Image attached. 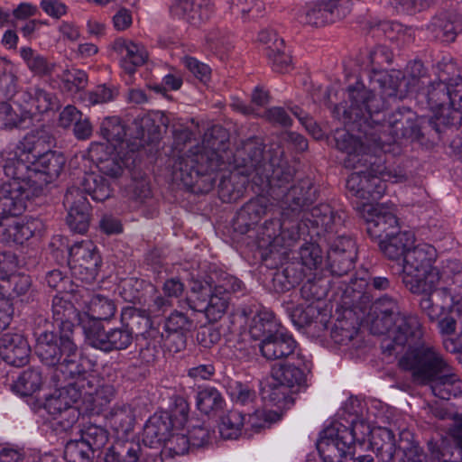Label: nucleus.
Here are the masks:
<instances>
[{
  "mask_svg": "<svg viewBox=\"0 0 462 462\" xmlns=\"http://www.w3.org/2000/svg\"><path fill=\"white\" fill-rule=\"evenodd\" d=\"M69 389H74L79 393V400L83 396L92 397L100 386V380L91 369L76 381L67 383Z\"/></svg>",
  "mask_w": 462,
  "mask_h": 462,
  "instance_id": "680f3d73",
  "label": "nucleus"
},
{
  "mask_svg": "<svg viewBox=\"0 0 462 462\" xmlns=\"http://www.w3.org/2000/svg\"><path fill=\"white\" fill-rule=\"evenodd\" d=\"M63 204L68 208L66 220L70 230L79 234L86 233L90 223V205L81 189L69 187Z\"/></svg>",
  "mask_w": 462,
  "mask_h": 462,
  "instance_id": "aec40b11",
  "label": "nucleus"
},
{
  "mask_svg": "<svg viewBox=\"0 0 462 462\" xmlns=\"http://www.w3.org/2000/svg\"><path fill=\"white\" fill-rule=\"evenodd\" d=\"M273 381L279 382L288 386L291 392L297 393L306 390L307 384V367L298 364L286 362L272 369Z\"/></svg>",
  "mask_w": 462,
  "mask_h": 462,
  "instance_id": "c85d7f7f",
  "label": "nucleus"
},
{
  "mask_svg": "<svg viewBox=\"0 0 462 462\" xmlns=\"http://www.w3.org/2000/svg\"><path fill=\"white\" fill-rule=\"evenodd\" d=\"M9 217L8 218H10ZM42 223L36 218L27 219L25 222H17L15 220H3V229L0 236L5 242L13 241L23 245L25 241L32 237L36 233L42 230Z\"/></svg>",
  "mask_w": 462,
  "mask_h": 462,
  "instance_id": "72a5a7b5",
  "label": "nucleus"
},
{
  "mask_svg": "<svg viewBox=\"0 0 462 462\" xmlns=\"http://www.w3.org/2000/svg\"><path fill=\"white\" fill-rule=\"evenodd\" d=\"M268 387L269 390L266 398L279 410H287L293 405V395L297 393L296 392H291L288 386L276 381L270 383Z\"/></svg>",
  "mask_w": 462,
  "mask_h": 462,
  "instance_id": "4d7b16f0",
  "label": "nucleus"
},
{
  "mask_svg": "<svg viewBox=\"0 0 462 462\" xmlns=\"http://www.w3.org/2000/svg\"><path fill=\"white\" fill-rule=\"evenodd\" d=\"M303 219L313 227H320L326 232H332L334 226H341L343 217L336 213L328 204H319L305 212Z\"/></svg>",
  "mask_w": 462,
  "mask_h": 462,
  "instance_id": "ea45409f",
  "label": "nucleus"
},
{
  "mask_svg": "<svg viewBox=\"0 0 462 462\" xmlns=\"http://www.w3.org/2000/svg\"><path fill=\"white\" fill-rule=\"evenodd\" d=\"M282 327L275 320L273 313L269 311H259L252 319L249 325L250 336L260 342L270 337Z\"/></svg>",
  "mask_w": 462,
  "mask_h": 462,
  "instance_id": "37998d69",
  "label": "nucleus"
},
{
  "mask_svg": "<svg viewBox=\"0 0 462 462\" xmlns=\"http://www.w3.org/2000/svg\"><path fill=\"white\" fill-rule=\"evenodd\" d=\"M428 30L432 37L443 42H453L457 36L456 25L448 13L435 15L428 25Z\"/></svg>",
  "mask_w": 462,
  "mask_h": 462,
  "instance_id": "c03bdc74",
  "label": "nucleus"
},
{
  "mask_svg": "<svg viewBox=\"0 0 462 462\" xmlns=\"http://www.w3.org/2000/svg\"><path fill=\"white\" fill-rule=\"evenodd\" d=\"M319 314V309L313 305L303 307L298 305L289 309V316L297 328H304L311 324Z\"/></svg>",
  "mask_w": 462,
  "mask_h": 462,
  "instance_id": "774afa93",
  "label": "nucleus"
},
{
  "mask_svg": "<svg viewBox=\"0 0 462 462\" xmlns=\"http://www.w3.org/2000/svg\"><path fill=\"white\" fill-rule=\"evenodd\" d=\"M391 174L384 164L383 170L380 173L373 171L372 165H369V172L365 181L361 199L368 202L380 199L386 190V181L389 180Z\"/></svg>",
  "mask_w": 462,
  "mask_h": 462,
  "instance_id": "79ce46f5",
  "label": "nucleus"
},
{
  "mask_svg": "<svg viewBox=\"0 0 462 462\" xmlns=\"http://www.w3.org/2000/svg\"><path fill=\"white\" fill-rule=\"evenodd\" d=\"M87 342L93 347L110 353L127 349L134 341L130 328L122 322L120 327L106 329L98 320L82 321Z\"/></svg>",
  "mask_w": 462,
  "mask_h": 462,
  "instance_id": "9b49d317",
  "label": "nucleus"
},
{
  "mask_svg": "<svg viewBox=\"0 0 462 462\" xmlns=\"http://www.w3.org/2000/svg\"><path fill=\"white\" fill-rule=\"evenodd\" d=\"M285 228V223H282L281 219L271 218L264 222L261 227V233L258 235L259 245L264 246L280 245L281 229Z\"/></svg>",
  "mask_w": 462,
  "mask_h": 462,
  "instance_id": "bf43d9fd",
  "label": "nucleus"
},
{
  "mask_svg": "<svg viewBox=\"0 0 462 462\" xmlns=\"http://www.w3.org/2000/svg\"><path fill=\"white\" fill-rule=\"evenodd\" d=\"M80 183L83 194H88L95 201L103 202L113 194L112 183L101 174L85 172Z\"/></svg>",
  "mask_w": 462,
  "mask_h": 462,
  "instance_id": "a19ab883",
  "label": "nucleus"
},
{
  "mask_svg": "<svg viewBox=\"0 0 462 462\" xmlns=\"http://www.w3.org/2000/svg\"><path fill=\"white\" fill-rule=\"evenodd\" d=\"M451 435L454 444L443 439L439 442L430 441L429 443V449L432 457L439 462L462 460V414L456 417Z\"/></svg>",
  "mask_w": 462,
  "mask_h": 462,
  "instance_id": "393cba45",
  "label": "nucleus"
},
{
  "mask_svg": "<svg viewBox=\"0 0 462 462\" xmlns=\"http://www.w3.org/2000/svg\"><path fill=\"white\" fill-rule=\"evenodd\" d=\"M356 254H342L336 251H328L327 260L331 273L336 276L347 274L353 268Z\"/></svg>",
  "mask_w": 462,
  "mask_h": 462,
  "instance_id": "13d9d810",
  "label": "nucleus"
},
{
  "mask_svg": "<svg viewBox=\"0 0 462 462\" xmlns=\"http://www.w3.org/2000/svg\"><path fill=\"white\" fill-rule=\"evenodd\" d=\"M43 383L39 369L29 368L22 372L12 384V390L21 396H30L40 390Z\"/></svg>",
  "mask_w": 462,
  "mask_h": 462,
  "instance_id": "a18cd8bd",
  "label": "nucleus"
},
{
  "mask_svg": "<svg viewBox=\"0 0 462 462\" xmlns=\"http://www.w3.org/2000/svg\"><path fill=\"white\" fill-rule=\"evenodd\" d=\"M100 134L109 143L118 155L135 152L144 146V132L142 130L140 136L133 142L125 139L126 131L119 117L111 116L105 118L100 125Z\"/></svg>",
  "mask_w": 462,
  "mask_h": 462,
  "instance_id": "6ab92c4d",
  "label": "nucleus"
},
{
  "mask_svg": "<svg viewBox=\"0 0 462 462\" xmlns=\"http://www.w3.org/2000/svg\"><path fill=\"white\" fill-rule=\"evenodd\" d=\"M153 455L144 453L139 441H116L104 456L101 455V462H137L141 457L148 458Z\"/></svg>",
  "mask_w": 462,
  "mask_h": 462,
  "instance_id": "f704fd0d",
  "label": "nucleus"
},
{
  "mask_svg": "<svg viewBox=\"0 0 462 462\" xmlns=\"http://www.w3.org/2000/svg\"><path fill=\"white\" fill-rule=\"evenodd\" d=\"M436 249L428 244L413 245L402 260V282L412 294L430 293L440 280L434 266Z\"/></svg>",
  "mask_w": 462,
  "mask_h": 462,
  "instance_id": "423d86ee",
  "label": "nucleus"
},
{
  "mask_svg": "<svg viewBox=\"0 0 462 462\" xmlns=\"http://www.w3.org/2000/svg\"><path fill=\"white\" fill-rule=\"evenodd\" d=\"M244 414L248 417L247 424L255 430L270 427L273 423L280 420L282 415L281 411L255 409L253 410V412L244 411Z\"/></svg>",
  "mask_w": 462,
  "mask_h": 462,
  "instance_id": "052dcab7",
  "label": "nucleus"
},
{
  "mask_svg": "<svg viewBox=\"0 0 462 462\" xmlns=\"http://www.w3.org/2000/svg\"><path fill=\"white\" fill-rule=\"evenodd\" d=\"M102 259L89 240L75 243L69 251V265L75 278L91 283L98 274Z\"/></svg>",
  "mask_w": 462,
  "mask_h": 462,
  "instance_id": "dca6fc26",
  "label": "nucleus"
},
{
  "mask_svg": "<svg viewBox=\"0 0 462 462\" xmlns=\"http://www.w3.org/2000/svg\"><path fill=\"white\" fill-rule=\"evenodd\" d=\"M151 317L146 310L128 308L122 312V322L130 328L133 337L140 334L156 340L159 331L152 328Z\"/></svg>",
  "mask_w": 462,
  "mask_h": 462,
  "instance_id": "c9c22d12",
  "label": "nucleus"
},
{
  "mask_svg": "<svg viewBox=\"0 0 462 462\" xmlns=\"http://www.w3.org/2000/svg\"><path fill=\"white\" fill-rule=\"evenodd\" d=\"M244 411L231 410L220 418L219 433L225 439H237L245 421Z\"/></svg>",
  "mask_w": 462,
  "mask_h": 462,
  "instance_id": "09e8293b",
  "label": "nucleus"
},
{
  "mask_svg": "<svg viewBox=\"0 0 462 462\" xmlns=\"http://www.w3.org/2000/svg\"><path fill=\"white\" fill-rule=\"evenodd\" d=\"M230 301V296L218 293L215 289L208 302L207 310H204L207 318L212 321H217L226 313Z\"/></svg>",
  "mask_w": 462,
  "mask_h": 462,
  "instance_id": "338daca9",
  "label": "nucleus"
},
{
  "mask_svg": "<svg viewBox=\"0 0 462 462\" xmlns=\"http://www.w3.org/2000/svg\"><path fill=\"white\" fill-rule=\"evenodd\" d=\"M213 291L214 288L208 282H194L190 289V294L187 298L190 309L204 312L208 306V302Z\"/></svg>",
  "mask_w": 462,
  "mask_h": 462,
  "instance_id": "6e6d98bb",
  "label": "nucleus"
},
{
  "mask_svg": "<svg viewBox=\"0 0 462 462\" xmlns=\"http://www.w3.org/2000/svg\"><path fill=\"white\" fill-rule=\"evenodd\" d=\"M58 389L46 399L44 409L53 416L55 430L67 431L77 421V411L73 404L79 401V393L74 389H69L67 383L57 382Z\"/></svg>",
  "mask_w": 462,
  "mask_h": 462,
  "instance_id": "4468645a",
  "label": "nucleus"
},
{
  "mask_svg": "<svg viewBox=\"0 0 462 462\" xmlns=\"http://www.w3.org/2000/svg\"><path fill=\"white\" fill-rule=\"evenodd\" d=\"M430 81L427 69L423 63L420 60H414L408 65L406 89L402 90L400 87L399 90L403 92V97L407 91L420 92V90H424L426 86L430 84Z\"/></svg>",
  "mask_w": 462,
  "mask_h": 462,
  "instance_id": "603ef678",
  "label": "nucleus"
},
{
  "mask_svg": "<svg viewBox=\"0 0 462 462\" xmlns=\"http://www.w3.org/2000/svg\"><path fill=\"white\" fill-rule=\"evenodd\" d=\"M59 78L62 82L63 88L70 93L79 92L88 85V75L80 69H64Z\"/></svg>",
  "mask_w": 462,
  "mask_h": 462,
  "instance_id": "e2e57ef3",
  "label": "nucleus"
},
{
  "mask_svg": "<svg viewBox=\"0 0 462 462\" xmlns=\"http://www.w3.org/2000/svg\"><path fill=\"white\" fill-rule=\"evenodd\" d=\"M264 145L256 137H252L242 143L234 155L235 171L227 176H222L217 186L218 197L225 203L237 201L243 197L247 178L252 177V182L260 188L258 177L267 176V160Z\"/></svg>",
  "mask_w": 462,
  "mask_h": 462,
  "instance_id": "20e7f679",
  "label": "nucleus"
},
{
  "mask_svg": "<svg viewBox=\"0 0 462 462\" xmlns=\"http://www.w3.org/2000/svg\"><path fill=\"white\" fill-rule=\"evenodd\" d=\"M206 42L208 49L224 60L226 53L232 48L228 37L221 30L215 28L210 30L206 36Z\"/></svg>",
  "mask_w": 462,
  "mask_h": 462,
  "instance_id": "69168bd1",
  "label": "nucleus"
},
{
  "mask_svg": "<svg viewBox=\"0 0 462 462\" xmlns=\"http://www.w3.org/2000/svg\"><path fill=\"white\" fill-rule=\"evenodd\" d=\"M346 91L349 106L346 108L335 106L332 113L356 134L345 128L336 129L331 143L346 154L343 162L346 168L358 169L369 164L373 171L380 173L383 170L381 153L387 141L383 139L377 127L380 126L384 102L380 98L369 99V92L361 82L349 85Z\"/></svg>",
  "mask_w": 462,
  "mask_h": 462,
  "instance_id": "f257e3e1",
  "label": "nucleus"
},
{
  "mask_svg": "<svg viewBox=\"0 0 462 462\" xmlns=\"http://www.w3.org/2000/svg\"><path fill=\"white\" fill-rule=\"evenodd\" d=\"M65 162L62 153L48 149L31 163L32 167H28L30 173L23 178H13L5 183L12 189L14 196L21 199L25 209L31 198L38 196L47 184L59 177Z\"/></svg>",
  "mask_w": 462,
  "mask_h": 462,
  "instance_id": "6e6552de",
  "label": "nucleus"
},
{
  "mask_svg": "<svg viewBox=\"0 0 462 462\" xmlns=\"http://www.w3.org/2000/svg\"><path fill=\"white\" fill-rule=\"evenodd\" d=\"M30 346L20 334H5L0 337V357L7 364L20 367L29 361Z\"/></svg>",
  "mask_w": 462,
  "mask_h": 462,
  "instance_id": "a878e982",
  "label": "nucleus"
},
{
  "mask_svg": "<svg viewBox=\"0 0 462 462\" xmlns=\"http://www.w3.org/2000/svg\"><path fill=\"white\" fill-rule=\"evenodd\" d=\"M371 446L375 451L377 457L382 462H391L395 452L402 450L399 448V443L395 439L393 432L387 428H378L372 432Z\"/></svg>",
  "mask_w": 462,
  "mask_h": 462,
  "instance_id": "4c0bfd02",
  "label": "nucleus"
},
{
  "mask_svg": "<svg viewBox=\"0 0 462 462\" xmlns=\"http://www.w3.org/2000/svg\"><path fill=\"white\" fill-rule=\"evenodd\" d=\"M90 369L89 361L82 357L79 352V347L75 343V354L71 356H65L58 370L55 372L54 378H57L58 383H65L67 379L76 381L81 375L88 373Z\"/></svg>",
  "mask_w": 462,
  "mask_h": 462,
  "instance_id": "58836bf2",
  "label": "nucleus"
},
{
  "mask_svg": "<svg viewBox=\"0 0 462 462\" xmlns=\"http://www.w3.org/2000/svg\"><path fill=\"white\" fill-rule=\"evenodd\" d=\"M34 353L42 365L54 367L56 372L65 356L75 354L74 336L62 332L59 337L56 334L45 336L36 341Z\"/></svg>",
  "mask_w": 462,
  "mask_h": 462,
  "instance_id": "a211bd4d",
  "label": "nucleus"
},
{
  "mask_svg": "<svg viewBox=\"0 0 462 462\" xmlns=\"http://www.w3.org/2000/svg\"><path fill=\"white\" fill-rule=\"evenodd\" d=\"M367 213L366 232L378 243L400 230L396 216L382 207L370 206Z\"/></svg>",
  "mask_w": 462,
  "mask_h": 462,
  "instance_id": "b1692460",
  "label": "nucleus"
},
{
  "mask_svg": "<svg viewBox=\"0 0 462 462\" xmlns=\"http://www.w3.org/2000/svg\"><path fill=\"white\" fill-rule=\"evenodd\" d=\"M55 138L51 127L42 125L28 132L16 143L14 151H3V169L6 177L23 178L30 173L28 167L48 149L53 146Z\"/></svg>",
  "mask_w": 462,
  "mask_h": 462,
  "instance_id": "0eeeda50",
  "label": "nucleus"
},
{
  "mask_svg": "<svg viewBox=\"0 0 462 462\" xmlns=\"http://www.w3.org/2000/svg\"><path fill=\"white\" fill-rule=\"evenodd\" d=\"M355 430L342 424L327 428L317 442L318 452L323 462H346L355 452Z\"/></svg>",
  "mask_w": 462,
  "mask_h": 462,
  "instance_id": "f8f14e48",
  "label": "nucleus"
},
{
  "mask_svg": "<svg viewBox=\"0 0 462 462\" xmlns=\"http://www.w3.org/2000/svg\"><path fill=\"white\" fill-rule=\"evenodd\" d=\"M428 99V104L434 116L430 125L440 133L444 127L456 125L462 116V77L457 75L448 81H430L424 90H420Z\"/></svg>",
  "mask_w": 462,
  "mask_h": 462,
  "instance_id": "39448f33",
  "label": "nucleus"
},
{
  "mask_svg": "<svg viewBox=\"0 0 462 462\" xmlns=\"http://www.w3.org/2000/svg\"><path fill=\"white\" fill-rule=\"evenodd\" d=\"M116 305L110 299L99 294L93 295L88 301V310L91 318L88 320H102L110 319L116 312Z\"/></svg>",
  "mask_w": 462,
  "mask_h": 462,
  "instance_id": "5fc2aeb1",
  "label": "nucleus"
},
{
  "mask_svg": "<svg viewBox=\"0 0 462 462\" xmlns=\"http://www.w3.org/2000/svg\"><path fill=\"white\" fill-rule=\"evenodd\" d=\"M80 439L92 450L94 453L103 455V448L107 444L109 439L108 431L96 424H89L85 426L81 430Z\"/></svg>",
  "mask_w": 462,
  "mask_h": 462,
  "instance_id": "8fccbe9b",
  "label": "nucleus"
},
{
  "mask_svg": "<svg viewBox=\"0 0 462 462\" xmlns=\"http://www.w3.org/2000/svg\"><path fill=\"white\" fill-rule=\"evenodd\" d=\"M399 365L411 373L414 383L429 386L432 394L439 399L450 400L462 396V379L430 345L411 349L400 358Z\"/></svg>",
  "mask_w": 462,
  "mask_h": 462,
  "instance_id": "7ed1b4c3",
  "label": "nucleus"
},
{
  "mask_svg": "<svg viewBox=\"0 0 462 462\" xmlns=\"http://www.w3.org/2000/svg\"><path fill=\"white\" fill-rule=\"evenodd\" d=\"M385 107L386 105L381 110L382 119L379 123L380 126L377 127L383 139L387 141L384 145L390 143V140L385 138L386 131H389L394 142L402 139L414 141L421 136L420 125L415 112L408 107L399 108L392 113L385 121L382 115Z\"/></svg>",
  "mask_w": 462,
  "mask_h": 462,
  "instance_id": "f3484780",
  "label": "nucleus"
},
{
  "mask_svg": "<svg viewBox=\"0 0 462 462\" xmlns=\"http://www.w3.org/2000/svg\"><path fill=\"white\" fill-rule=\"evenodd\" d=\"M373 309L376 317L372 321L370 330L374 335L385 334L393 326L394 318L402 313L398 302L387 295L377 299L373 304Z\"/></svg>",
  "mask_w": 462,
  "mask_h": 462,
  "instance_id": "cd10ccee",
  "label": "nucleus"
},
{
  "mask_svg": "<svg viewBox=\"0 0 462 462\" xmlns=\"http://www.w3.org/2000/svg\"><path fill=\"white\" fill-rule=\"evenodd\" d=\"M227 391L233 403L245 408V412L255 409L258 396L256 392L247 384L234 381L229 383Z\"/></svg>",
  "mask_w": 462,
  "mask_h": 462,
  "instance_id": "49530a36",
  "label": "nucleus"
},
{
  "mask_svg": "<svg viewBox=\"0 0 462 462\" xmlns=\"http://www.w3.org/2000/svg\"><path fill=\"white\" fill-rule=\"evenodd\" d=\"M350 11L349 0H317L300 9L296 19L301 24L320 27L344 19Z\"/></svg>",
  "mask_w": 462,
  "mask_h": 462,
  "instance_id": "ddd939ff",
  "label": "nucleus"
},
{
  "mask_svg": "<svg viewBox=\"0 0 462 462\" xmlns=\"http://www.w3.org/2000/svg\"><path fill=\"white\" fill-rule=\"evenodd\" d=\"M52 318L58 323L60 332L73 335L76 321H81L80 313L74 305L62 297L52 300Z\"/></svg>",
  "mask_w": 462,
  "mask_h": 462,
  "instance_id": "e433bc0d",
  "label": "nucleus"
},
{
  "mask_svg": "<svg viewBox=\"0 0 462 462\" xmlns=\"http://www.w3.org/2000/svg\"><path fill=\"white\" fill-rule=\"evenodd\" d=\"M113 49L121 57L123 69L130 75L135 72L136 68L143 66L148 59V53L143 45L123 38L114 42Z\"/></svg>",
  "mask_w": 462,
  "mask_h": 462,
  "instance_id": "c756f323",
  "label": "nucleus"
},
{
  "mask_svg": "<svg viewBox=\"0 0 462 462\" xmlns=\"http://www.w3.org/2000/svg\"><path fill=\"white\" fill-rule=\"evenodd\" d=\"M171 12L192 25H199L212 16L214 4L211 0H172Z\"/></svg>",
  "mask_w": 462,
  "mask_h": 462,
  "instance_id": "5701e85b",
  "label": "nucleus"
},
{
  "mask_svg": "<svg viewBox=\"0 0 462 462\" xmlns=\"http://www.w3.org/2000/svg\"><path fill=\"white\" fill-rule=\"evenodd\" d=\"M29 95L32 105L35 106L39 113H46L59 108V101L55 95L41 88H32Z\"/></svg>",
  "mask_w": 462,
  "mask_h": 462,
  "instance_id": "0e129e2a",
  "label": "nucleus"
},
{
  "mask_svg": "<svg viewBox=\"0 0 462 462\" xmlns=\"http://www.w3.org/2000/svg\"><path fill=\"white\" fill-rule=\"evenodd\" d=\"M368 59L372 66L368 85L363 81L361 83L368 90L370 99L380 98L385 103V99L389 97L402 98L403 92L400 91L399 88L405 79L403 73L401 70L388 72L383 69L393 61L392 51L386 46L377 45L369 51Z\"/></svg>",
  "mask_w": 462,
  "mask_h": 462,
  "instance_id": "9d476101",
  "label": "nucleus"
},
{
  "mask_svg": "<svg viewBox=\"0 0 462 462\" xmlns=\"http://www.w3.org/2000/svg\"><path fill=\"white\" fill-rule=\"evenodd\" d=\"M227 142V131L220 125H214L205 133L202 145L190 149L187 153H196L207 157L215 154L218 162L224 163L220 152L226 150Z\"/></svg>",
  "mask_w": 462,
  "mask_h": 462,
  "instance_id": "473e14b6",
  "label": "nucleus"
},
{
  "mask_svg": "<svg viewBox=\"0 0 462 462\" xmlns=\"http://www.w3.org/2000/svg\"><path fill=\"white\" fill-rule=\"evenodd\" d=\"M393 328H389L386 333H389V338L385 339L383 343V347L389 354L398 353L397 348L408 345L407 352L402 356H404L411 349L420 346L427 345L421 342L422 330L421 324L415 315H406L401 313L393 320Z\"/></svg>",
  "mask_w": 462,
  "mask_h": 462,
  "instance_id": "2eb2a0df",
  "label": "nucleus"
},
{
  "mask_svg": "<svg viewBox=\"0 0 462 462\" xmlns=\"http://www.w3.org/2000/svg\"><path fill=\"white\" fill-rule=\"evenodd\" d=\"M196 404L202 413L209 415L222 410L225 401L216 388L208 387L198 392Z\"/></svg>",
  "mask_w": 462,
  "mask_h": 462,
  "instance_id": "3c124183",
  "label": "nucleus"
},
{
  "mask_svg": "<svg viewBox=\"0 0 462 462\" xmlns=\"http://www.w3.org/2000/svg\"><path fill=\"white\" fill-rule=\"evenodd\" d=\"M271 210L272 205L266 197L259 196L250 199L236 213L233 220L234 230L239 234H246Z\"/></svg>",
  "mask_w": 462,
  "mask_h": 462,
  "instance_id": "4be33fe9",
  "label": "nucleus"
},
{
  "mask_svg": "<svg viewBox=\"0 0 462 462\" xmlns=\"http://www.w3.org/2000/svg\"><path fill=\"white\" fill-rule=\"evenodd\" d=\"M295 347L296 341L283 328L259 343L260 352L267 360L288 357L294 352Z\"/></svg>",
  "mask_w": 462,
  "mask_h": 462,
  "instance_id": "bb28decb",
  "label": "nucleus"
},
{
  "mask_svg": "<svg viewBox=\"0 0 462 462\" xmlns=\"http://www.w3.org/2000/svg\"><path fill=\"white\" fill-rule=\"evenodd\" d=\"M421 295L420 308L430 321L439 320L454 301V296L447 288L438 289L436 286L432 292Z\"/></svg>",
  "mask_w": 462,
  "mask_h": 462,
  "instance_id": "2f4dec72",
  "label": "nucleus"
},
{
  "mask_svg": "<svg viewBox=\"0 0 462 462\" xmlns=\"http://www.w3.org/2000/svg\"><path fill=\"white\" fill-rule=\"evenodd\" d=\"M267 176L258 177L260 190L282 203V214L286 217L300 215L318 198V189L311 179L305 178L295 185H290L295 169L283 159V151L277 147L266 151Z\"/></svg>",
  "mask_w": 462,
  "mask_h": 462,
  "instance_id": "f03ea898",
  "label": "nucleus"
},
{
  "mask_svg": "<svg viewBox=\"0 0 462 462\" xmlns=\"http://www.w3.org/2000/svg\"><path fill=\"white\" fill-rule=\"evenodd\" d=\"M173 420L169 412L155 413L150 417L143 427V447L144 453L148 449H153L155 454L163 447L167 441L171 430H174Z\"/></svg>",
  "mask_w": 462,
  "mask_h": 462,
  "instance_id": "412c9836",
  "label": "nucleus"
},
{
  "mask_svg": "<svg viewBox=\"0 0 462 462\" xmlns=\"http://www.w3.org/2000/svg\"><path fill=\"white\" fill-rule=\"evenodd\" d=\"M67 462H101L99 455L94 453L81 439L69 441L64 449Z\"/></svg>",
  "mask_w": 462,
  "mask_h": 462,
  "instance_id": "864d4df0",
  "label": "nucleus"
},
{
  "mask_svg": "<svg viewBox=\"0 0 462 462\" xmlns=\"http://www.w3.org/2000/svg\"><path fill=\"white\" fill-rule=\"evenodd\" d=\"M110 427L118 435H127L134 429V414L129 405L114 407L106 416Z\"/></svg>",
  "mask_w": 462,
  "mask_h": 462,
  "instance_id": "de8ad7c7",
  "label": "nucleus"
},
{
  "mask_svg": "<svg viewBox=\"0 0 462 462\" xmlns=\"http://www.w3.org/2000/svg\"><path fill=\"white\" fill-rule=\"evenodd\" d=\"M224 163L211 157L196 153L178 156L172 164V179L183 183L193 193H208L215 185L216 173Z\"/></svg>",
  "mask_w": 462,
  "mask_h": 462,
  "instance_id": "1a4fd4ad",
  "label": "nucleus"
},
{
  "mask_svg": "<svg viewBox=\"0 0 462 462\" xmlns=\"http://www.w3.org/2000/svg\"><path fill=\"white\" fill-rule=\"evenodd\" d=\"M415 237L410 231L398 230L378 243L383 254L389 260L400 262L414 245Z\"/></svg>",
  "mask_w": 462,
  "mask_h": 462,
  "instance_id": "7c9ffc66",
  "label": "nucleus"
}]
</instances>
